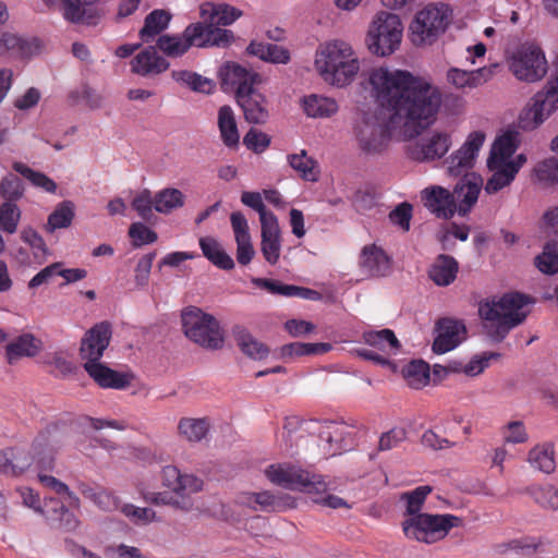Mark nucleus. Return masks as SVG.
<instances>
[{
  "mask_svg": "<svg viewBox=\"0 0 558 558\" xmlns=\"http://www.w3.org/2000/svg\"><path fill=\"white\" fill-rule=\"evenodd\" d=\"M376 110L390 116V125L429 126L441 107L442 95L430 78L409 70L380 65L366 78Z\"/></svg>",
  "mask_w": 558,
  "mask_h": 558,
  "instance_id": "nucleus-1",
  "label": "nucleus"
},
{
  "mask_svg": "<svg viewBox=\"0 0 558 558\" xmlns=\"http://www.w3.org/2000/svg\"><path fill=\"white\" fill-rule=\"evenodd\" d=\"M362 61L347 40L332 38L320 43L314 53V69L320 78L336 88L350 86L359 76Z\"/></svg>",
  "mask_w": 558,
  "mask_h": 558,
  "instance_id": "nucleus-2",
  "label": "nucleus"
},
{
  "mask_svg": "<svg viewBox=\"0 0 558 558\" xmlns=\"http://www.w3.org/2000/svg\"><path fill=\"white\" fill-rule=\"evenodd\" d=\"M420 130L415 125H390V116L376 109L363 111L354 125L359 147L366 154L383 151L389 138L396 133L411 136Z\"/></svg>",
  "mask_w": 558,
  "mask_h": 558,
  "instance_id": "nucleus-3",
  "label": "nucleus"
},
{
  "mask_svg": "<svg viewBox=\"0 0 558 558\" xmlns=\"http://www.w3.org/2000/svg\"><path fill=\"white\" fill-rule=\"evenodd\" d=\"M531 300L519 292L507 293L499 300L486 301L480 304V316L495 327L494 336L502 339L520 325L527 316Z\"/></svg>",
  "mask_w": 558,
  "mask_h": 558,
  "instance_id": "nucleus-4",
  "label": "nucleus"
},
{
  "mask_svg": "<svg viewBox=\"0 0 558 558\" xmlns=\"http://www.w3.org/2000/svg\"><path fill=\"white\" fill-rule=\"evenodd\" d=\"M182 328L187 339L204 349L217 350L225 343V332L219 322L198 307L190 306L182 312Z\"/></svg>",
  "mask_w": 558,
  "mask_h": 558,
  "instance_id": "nucleus-5",
  "label": "nucleus"
},
{
  "mask_svg": "<svg viewBox=\"0 0 558 558\" xmlns=\"http://www.w3.org/2000/svg\"><path fill=\"white\" fill-rule=\"evenodd\" d=\"M403 26L398 15L378 12L369 24L366 35L368 50L378 57H388L399 49Z\"/></svg>",
  "mask_w": 558,
  "mask_h": 558,
  "instance_id": "nucleus-6",
  "label": "nucleus"
},
{
  "mask_svg": "<svg viewBox=\"0 0 558 558\" xmlns=\"http://www.w3.org/2000/svg\"><path fill=\"white\" fill-rule=\"evenodd\" d=\"M264 473L269 482L286 489L306 494H323L327 489V483L322 475L310 473L292 463L270 464Z\"/></svg>",
  "mask_w": 558,
  "mask_h": 558,
  "instance_id": "nucleus-7",
  "label": "nucleus"
},
{
  "mask_svg": "<svg viewBox=\"0 0 558 558\" xmlns=\"http://www.w3.org/2000/svg\"><path fill=\"white\" fill-rule=\"evenodd\" d=\"M507 64L513 76L525 83L542 81L548 71V62L542 47L535 41H525L508 57Z\"/></svg>",
  "mask_w": 558,
  "mask_h": 558,
  "instance_id": "nucleus-8",
  "label": "nucleus"
},
{
  "mask_svg": "<svg viewBox=\"0 0 558 558\" xmlns=\"http://www.w3.org/2000/svg\"><path fill=\"white\" fill-rule=\"evenodd\" d=\"M459 522L460 519L452 514L424 513L405 518L402 531L409 539L433 544L445 538Z\"/></svg>",
  "mask_w": 558,
  "mask_h": 558,
  "instance_id": "nucleus-9",
  "label": "nucleus"
},
{
  "mask_svg": "<svg viewBox=\"0 0 558 558\" xmlns=\"http://www.w3.org/2000/svg\"><path fill=\"white\" fill-rule=\"evenodd\" d=\"M449 24V10L445 4L428 5L417 12L410 25L411 40L414 45L434 43Z\"/></svg>",
  "mask_w": 558,
  "mask_h": 558,
  "instance_id": "nucleus-10",
  "label": "nucleus"
},
{
  "mask_svg": "<svg viewBox=\"0 0 558 558\" xmlns=\"http://www.w3.org/2000/svg\"><path fill=\"white\" fill-rule=\"evenodd\" d=\"M452 145L451 134L433 131L407 146V155L414 161L428 162L442 158Z\"/></svg>",
  "mask_w": 558,
  "mask_h": 558,
  "instance_id": "nucleus-11",
  "label": "nucleus"
},
{
  "mask_svg": "<svg viewBox=\"0 0 558 558\" xmlns=\"http://www.w3.org/2000/svg\"><path fill=\"white\" fill-rule=\"evenodd\" d=\"M486 140L483 131L471 132L459 149L448 158V172L450 175L459 177L470 171L476 162L480 150Z\"/></svg>",
  "mask_w": 558,
  "mask_h": 558,
  "instance_id": "nucleus-12",
  "label": "nucleus"
},
{
  "mask_svg": "<svg viewBox=\"0 0 558 558\" xmlns=\"http://www.w3.org/2000/svg\"><path fill=\"white\" fill-rule=\"evenodd\" d=\"M221 87L225 92H234L235 97L242 95L259 83V74L236 62H226L218 71Z\"/></svg>",
  "mask_w": 558,
  "mask_h": 558,
  "instance_id": "nucleus-13",
  "label": "nucleus"
},
{
  "mask_svg": "<svg viewBox=\"0 0 558 558\" xmlns=\"http://www.w3.org/2000/svg\"><path fill=\"white\" fill-rule=\"evenodd\" d=\"M112 336L111 325L100 322L88 329L81 341L80 355L86 362L101 360Z\"/></svg>",
  "mask_w": 558,
  "mask_h": 558,
  "instance_id": "nucleus-14",
  "label": "nucleus"
},
{
  "mask_svg": "<svg viewBox=\"0 0 558 558\" xmlns=\"http://www.w3.org/2000/svg\"><path fill=\"white\" fill-rule=\"evenodd\" d=\"M161 483L175 496L191 498V495L203 490L204 482L201 477L182 473L175 465L169 464L161 470Z\"/></svg>",
  "mask_w": 558,
  "mask_h": 558,
  "instance_id": "nucleus-15",
  "label": "nucleus"
},
{
  "mask_svg": "<svg viewBox=\"0 0 558 558\" xmlns=\"http://www.w3.org/2000/svg\"><path fill=\"white\" fill-rule=\"evenodd\" d=\"M359 268L368 278L386 277L391 271V258L381 246L366 244L360 253Z\"/></svg>",
  "mask_w": 558,
  "mask_h": 558,
  "instance_id": "nucleus-16",
  "label": "nucleus"
},
{
  "mask_svg": "<svg viewBox=\"0 0 558 558\" xmlns=\"http://www.w3.org/2000/svg\"><path fill=\"white\" fill-rule=\"evenodd\" d=\"M437 336L433 343L435 353L444 354L456 349L466 335L465 326L457 319L442 318L436 325Z\"/></svg>",
  "mask_w": 558,
  "mask_h": 558,
  "instance_id": "nucleus-17",
  "label": "nucleus"
},
{
  "mask_svg": "<svg viewBox=\"0 0 558 558\" xmlns=\"http://www.w3.org/2000/svg\"><path fill=\"white\" fill-rule=\"evenodd\" d=\"M99 0H62L63 17L76 24H96L102 10L98 4Z\"/></svg>",
  "mask_w": 558,
  "mask_h": 558,
  "instance_id": "nucleus-18",
  "label": "nucleus"
},
{
  "mask_svg": "<svg viewBox=\"0 0 558 558\" xmlns=\"http://www.w3.org/2000/svg\"><path fill=\"white\" fill-rule=\"evenodd\" d=\"M83 367L88 376L101 388L124 389L131 383V376L126 373L117 372L100 360L83 363Z\"/></svg>",
  "mask_w": 558,
  "mask_h": 558,
  "instance_id": "nucleus-19",
  "label": "nucleus"
},
{
  "mask_svg": "<svg viewBox=\"0 0 558 558\" xmlns=\"http://www.w3.org/2000/svg\"><path fill=\"white\" fill-rule=\"evenodd\" d=\"M556 109L536 93L519 114L518 125L523 131H533L541 126Z\"/></svg>",
  "mask_w": 558,
  "mask_h": 558,
  "instance_id": "nucleus-20",
  "label": "nucleus"
},
{
  "mask_svg": "<svg viewBox=\"0 0 558 558\" xmlns=\"http://www.w3.org/2000/svg\"><path fill=\"white\" fill-rule=\"evenodd\" d=\"M518 146L517 137L511 133L502 134L495 140L487 158V168L492 175H497L505 170Z\"/></svg>",
  "mask_w": 558,
  "mask_h": 558,
  "instance_id": "nucleus-21",
  "label": "nucleus"
},
{
  "mask_svg": "<svg viewBox=\"0 0 558 558\" xmlns=\"http://www.w3.org/2000/svg\"><path fill=\"white\" fill-rule=\"evenodd\" d=\"M202 29L199 25H189L181 35H161L157 47L167 57L178 58L184 54L191 46H196V37Z\"/></svg>",
  "mask_w": 558,
  "mask_h": 558,
  "instance_id": "nucleus-22",
  "label": "nucleus"
},
{
  "mask_svg": "<svg viewBox=\"0 0 558 558\" xmlns=\"http://www.w3.org/2000/svg\"><path fill=\"white\" fill-rule=\"evenodd\" d=\"M230 221L236 243V260L241 265H247L255 256L247 219L241 211H234Z\"/></svg>",
  "mask_w": 558,
  "mask_h": 558,
  "instance_id": "nucleus-23",
  "label": "nucleus"
},
{
  "mask_svg": "<svg viewBox=\"0 0 558 558\" xmlns=\"http://www.w3.org/2000/svg\"><path fill=\"white\" fill-rule=\"evenodd\" d=\"M236 101L243 110L245 120L253 124H263L269 118L266 97L255 87L242 95H238Z\"/></svg>",
  "mask_w": 558,
  "mask_h": 558,
  "instance_id": "nucleus-24",
  "label": "nucleus"
},
{
  "mask_svg": "<svg viewBox=\"0 0 558 558\" xmlns=\"http://www.w3.org/2000/svg\"><path fill=\"white\" fill-rule=\"evenodd\" d=\"M427 209L438 218H451L457 211L453 194L441 186L427 187L422 192Z\"/></svg>",
  "mask_w": 558,
  "mask_h": 558,
  "instance_id": "nucleus-25",
  "label": "nucleus"
},
{
  "mask_svg": "<svg viewBox=\"0 0 558 558\" xmlns=\"http://www.w3.org/2000/svg\"><path fill=\"white\" fill-rule=\"evenodd\" d=\"M169 62L158 54L155 47H147L131 61L132 71L141 76H155L169 68Z\"/></svg>",
  "mask_w": 558,
  "mask_h": 558,
  "instance_id": "nucleus-26",
  "label": "nucleus"
},
{
  "mask_svg": "<svg viewBox=\"0 0 558 558\" xmlns=\"http://www.w3.org/2000/svg\"><path fill=\"white\" fill-rule=\"evenodd\" d=\"M300 106L306 117L313 119H328L339 111V105L332 97L310 94L300 99Z\"/></svg>",
  "mask_w": 558,
  "mask_h": 558,
  "instance_id": "nucleus-27",
  "label": "nucleus"
},
{
  "mask_svg": "<svg viewBox=\"0 0 558 558\" xmlns=\"http://www.w3.org/2000/svg\"><path fill=\"white\" fill-rule=\"evenodd\" d=\"M260 251L265 260L276 265L281 254V231L278 219L260 225Z\"/></svg>",
  "mask_w": 558,
  "mask_h": 558,
  "instance_id": "nucleus-28",
  "label": "nucleus"
},
{
  "mask_svg": "<svg viewBox=\"0 0 558 558\" xmlns=\"http://www.w3.org/2000/svg\"><path fill=\"white\" fill-rule=\"evenodd\" d=\"M493 76V70L489 68H480L473 71H465L459 68H450L447 72V82L457 89L476 88Z\"/></svg>",
  "mask_w": 558,
  "mask_h": 558,
  "instance_id": "nucleus-29",
  "label": "nucleus"
},
{
  "mask_svg": "<svg viewBox=\"0 0 558 558\" xmlns=\"http://www.w3.org/2000/svg\"><path fill=\"white\" fill-rule=\"evenodd\" d=\"M242 12L227 3L206 2L201 5V17L211 26H227L235 22Z\"/></svg>",
  "mask_w": 558,
  "mask_h": 558,
  "instance_id": "nucleus-30",
  "label": "nucleus"
},
{
  "mask_svg": "<svg viewBox=\"0 0 558 558\" xmlns=\"http://www.w3.org/2000/svg\"><path fill=\"white\" fill-rule=\"evenodd\" d=\"M217 124L220 138L225 146L235 149L240 144V132L238 129L236 117L233 109L228 106H221L217 114Z\"/></svg>",
  "mask_w": 558,
  "mask_h": 558,
  "instance_id": "nucleus-31",
  "label": "nucleus"
},
{
  "mask_svg": "<svg viewBox=\"0 0 558 558\" xmlns=\"http://www.w3.org/2000/svg\"><path fill=\"white\" fill-rule=\"evenodd\" d=\"M482 179L473 175L471 179L461 181L454 189L458 205L457 211L460 216H465L471 211L478 199L482 190Z\"/></svg>",
  "mask_w": 558,
  "mask_h": 558,
  "instance_id": "nucleus-32",
  "label": "nucleus"
},
{
  "mask_svg": "<svg viewBox=\"0 0 558 558\" xmlns=\"http://www.w3.org/2000/svg\"><path fill=\"white\" fill-rule=\"evenodd\" d=\"M526 160L527 158L524 154H519L515 157L512 156L502 172L497 175H492L487 180L484 186L485 192L492 195L509 186L514 181L518 172L525 165Z\"/></svg>",
  "mask_w": 558,
  "mask_h": 558,
  "instance_id": "nucleus-33",
  "label": "nucleus"
},
{
  "mask_svg": "<svg viewBox=\"0 0 558 558\" xmlns=\"http://www.w3.org/2000/svg\"><path fill=\"white\" fill-rule=\"evenodd\" d=\"M43 348V342L32 333H23L10 342L5 348L7 359L10 364L23 356L33 357Z\"/></svg>",
  "mask_w": 558,
  "mask_h": 558,
  "instance_id": "nucleus-34",
  "label": "nucleus"
},
{
  "mask_svg": "<svg viewBox=\"0 0 558 558\" xmlns=\"http://www.w3.org/2000/svg\"><path fill=\"white\" fill-rule=\"evenodd\" d=\"M40 49L37 39L26 40L15 34H0V53L12 52L21 58H29Z\"/></svg>",
  "mask_w": 558,
  "mask_h": 558,
  "instance_id": "nucleus-35",
  "label": "nucleus"
},
{
  "mask_svg": "<svg viewBox=\"0 0 558 558\" xmlns=\"http://www.w3.org/2000/svg\"><path fill=\"white\" fill-rule=\"evenodd\" d=\"M199 247L203 255L216 267L223 270H230L234 268V262L232 257L223 250L220 242L215 238H201Z\"/></svg>",
  "mask_w": 558,
  "mask_h": 558,
  "instance_id": "nucleus-36",
  "label": "nucleus"
},
{
  "mask_svg": "<svg viewBox=\"0 0 558 558\" xmlns=\"http://www.w3.org/2000/svg\"><path fill=\"white\" fill-rule=\"evenodd\" d=\"M363 341L383 352L384 354H397L400 350V342L395 332L390 329L366 330L362 335Z\"/></svg>",
  "mask_w": 558,
  "mask_h": 558,
  "instance_id": "nucleus-37",
  "label": "nucleus"
},
{
  "mask_svg": "<svg viewBox=\"0 0 558 558\" xmlns=\"http://www.w3.org/2000/svg\"><path fill=\"white\" fill-rule=\"evenodd\" d=\"M210 429L207 417H182L178 423V434L189 442H199L206 438Z\"/></svg>",
  "mask_w": 558,
  "mask_h": 558,
  "instance_id": "nucleus-38",
  "label": "nucleus"
},
{
  "mask_svg": "<svg viewBox=\"0 0 558 558\" xmlns=\"http://www.w3.org/2000/svg\"><path fill=\"white\" fill-rule=\"evenodd\" d=\"M194 25H199L202 27V29L198 32L199 34L196 37L197 47H226L233 40V33L229 29L211 26V24L204 22L195 23Z\"/></svg>",
  "mask_w": 558,
  "mask_h": 558,
  "instance_id": "nucleus-39",
  "label": "nucleus"
},
{
  "mask_svg": "<svg viewBox=\"0 0 558 558\" xmlns=\"http://www.w3.org/2000/svg\"><path fill=\"white\" fill-rule=\"evenodd\" d=\"M458 268V263L453 257L439 255L432 265L429 277L437 286L446 287L454 281Z\"/></svg>",
  "mask_w": 558,
  "mask_h": 558,
  "instance_id": "nucleus-40",
  "label": "nucleus"
},
{
  "mask_svg": "<svg viewBox=\"0 0 558 558\" xmlns=\"http://www.w3.org/2000/svg\"><path fill=\"white\" fill-rule=\"evenodd\" d=\"M60 447L61 441L56 428L52 432L47 429L40 433L33 444L34 453L38 463L45 462L46 458L49 460V463H51L53 454Z\"/></svg>",
  "mask_w": 558,
  "mask_h": 558,
  "instance_id": "nucleus-41",
  "label": "nucleus"
},
{
  "mask_svg": "<svg viewBox=\"0 0 558 558\" xmlns=\"http://www.w3.org/2000/svg\"><path fill=\"white\" fill-rule=\"evenodd\" d=\"M234 337L241 351L253 360H263L267 357L269 350L268 348L257 340L252 333H250L243 327H236L234 329Z\"/></svg>",
  "mask_w": 558,
  "mask_h": 558,
  "instance_id": "nucleus-42",
  "label": "nucleus"
},
{
  "mask_svg": "<svg viewBox=\"0 0 558 558\" xmlns=\"http://www.w3.org/2000/svg\"><path fill=\"white\" fill-rule=\"evenodd\" d=\"M138 490L145 501L156 506H171L185 512L191 511L194 506L192 498L178 497L167 492H148L143 487H138Z\"/></svg>",
  "mask_w": 558,
  "mask_h": 558,
  "instance_id": "nucleus-43",
  "label": "nucleus"
},
{
  "mask_svg": "<svg viewBox=\"0 0 558 558\" xmlns=\"http://www.w3.org/2000/svg\"><path fill=\"white\" fill-rule=\"evenodd\" d=\"M527 461L535 470L551 474L556 469L554 446L551 444L536 445L529 451Z\"/></svg>",
  "mask_w": 558,
  "mask_h": 558,
  "instance_id": "nucleus-44",
  "label": "nucleus"
},
{
  "mask_svg": "<svg viewBox=\"0 0 558 558\" xmlns=\"http://www.w3.org/2000/svg\"><path fill=\"white\" fill-rule=\"evenodd\" d=\"M184 204L185 195L174 187L162 189L154 195V209L159 214H171L183 207Z\"/></svg>",
  "mask_w": 558,
  "mask_h": 558,
  "instance_id": "nucleus-45",
  "label": "nucleus"
},
{
  "mask_svg": "<svg viewBox=\"0 0 558 558\" xmlns=\"http://www.w3.org/2000/svg\"><path fill=\"white\" fill-rule=\"evenodd\" d=\"M171 20V14L165 10H154L145 19L143 28L140 31V37L143 43H149L165 31Z\"/></svg>",
  "mask_w": 558,
  "mask_h": 558,
  "instance_id": "nucleus-46",
  "label": "nucleus"
},
{
  "mask_svg": "<svg viewBox=\"0 0 558 558\" xmlns=\"http://www.w3.org/2000/svg\"><path fill=\"white\" fill-rule=\"evenodd\" d=\"M29 459L21 451L7 448L0 451V473L16 475L29 466Z\"/></svg>",
  "mask_w": 558,
  "mask_h": 558,
  "instance_id": "nucleus-47",
  "label": "nucleus"
},
{
  "mask_svg": "<svg viewBox=\"0 0 558 558\" xmlns=\"http://www.w3.org/2000/svg\"><path fill=\"white\" fill-rule=\"evenodd\" d=\"M289 165L294 169L302 179L315 182L319 177L317 162L307 155L305 150L288 156Z\"/></svg>",
  "mask_w": 558,
  "mask_h": 558,
  "instance_id": "nucleus-48",
  "label": "nucleus"
},
{
  "mask_svg": "<svg viewBox=\"0 0 558 558\" xmlns=\"http://www.w3.org/2000/svg\"><path fill=\"white\" fill-rule=\"evenodd\" d=\"M407 384L414 389L425 387L430 378L429 365L423 361H412L402 369Z\"/></svg>",
  "mask_w": 558,
  "mask_h": 558,
  "instance_id": "nucleus-49",
  "label": "nucleus"
},
{
  "mask_svg": "<svg viewBox=\"0 0 558 558\" xmlns=\"http://www.w3.org/2000/svg\"><path fill=\"white\" fill-rule=\"evenodd\" d=\"M172 77L198 93L211 94L216 86L213 80L186 70L173 71Z\"/></svg>",
  "mask_w": 558,
  "mask_h": 558,
  "instance_id": "nucleus-50",
  "label": "nucleus"
},
{
  "mask_svg": "<svg viewBox=\"0 0 558 558\" xmlns=\"http://www.w3.org/2000/svg\"><path fill=\"white\" fill-rule=\"evenodd\" d=\"M73 218L74 204L71 201H63L49 215L46 229L48 232H53L57 229L68 228Z\"/></svg>",
  "mask_w": 558,
  "mask_h": 558,
  "instance_id": "nucleus-51",
  "label": "nucleus"
},
{
  "mask_svg": "<svg viewBox=\"0 0 558 558\" xmlns=\"http://www.w3.org/2000/svg\"><path fill=\"white\" fill-rule=\"evenodd\" d=\"M12 167L17 173H20L22 177L28 180L34 186L41 189L48 193H56V182L49 177H47L45 173L35 171L27 165L19 161L14 162Z\"/></svg>",
  "mask_w": 558,
  "mask_h": 558,
  "instance_id": "nucleus-52",
  "label": "nucleus"
},
{
  "mask_svg": "<svg viewBox=\"0 0 558 558\" xmlns=\"http://www.w3.org/2000/svg\"><path fill=\"white\" fill-rule=\"evenodd\" d=\"M432 493V487L428 485H423L416 487L412 492H408L401 495V500L405 502V518L412 515H421L423 505L427 498V496Z\"/></svg>",
  "mask_w": 558,
  "mask_h": 558,
  "instance_id": "nucleus-53",
  "label": "nucleus"
},
{
  "mask_svg": "<svg viewBox=\"0 0 558 558\" xmlns=\"http://www.w3.org/2000/svg\"><path fill=\"white\" fill-rule=\"evenodd\" d=\"M345 427L342 424L329 421L323 423L318 428V437L329 446L335 454L340 447L338 446L343 440Z\"/></svg>",
  "mask_w": 558,
  "mask_h": 558,
  "instance_id": "nucleus-54",
  "label": "nucleus"
},
{
  "mask_svg": "<svg viewBox=\"0 0 558 558\" xmlns=\"http://www.w3.org/2000/svg\"><path fill=\"white\" fill-rule=\"evenodd\" d=\"M22 211L15 203L3 202L0 205V231L9 234L16 232Z\"/></svg>",
  "mask_w": 558,
  "mask_h": 558,
  "instance_id": "nucleus-55",
  "label": "nucleus"
},
{
  "mask_svg": "<svg viewBox=\"0 0 558 558\" xmlns=\"http://www.w3.org/2000/svg\"><path fill=\"white\" fill-rule=\"evenodd\" d=\"M82 494L102 511L111 512L119 508L118 498L106 489L85 487Z\"/></svg>",
  "mask_w": 558,
  "mask_h": 558,
  "instance_id": "nucleus-56",
  "label": "nucleus"
},
{
  "mask_svg": "<svg viewBox=\"0 0 558 558\" xmlns=\"http://www.w3.org/2000/svg\"><path fill=\"white\" fill-rule=\"evenodd\" d=\"M21 239L29 245L35 262L43 264L48 255V248L41 235L35 229L26 227L21 232Z\"/></svg>",
  "mask_w": 558,
  "mask_h": 558,
  "instance_id": "nucleus-57",
  "label": "nucleus"
},
{
  "mask_svg": "<svg viewBox=\"0 0 558 558\" xmlns=\"http://www.w3.org/2000/svg\"><path fill=\"white\" fill-rule=\"evenodd\" d=\"M39 482L46 486L47 488H50L56 494L60 496L65 497V501L68 502L69 507L72 508H78L80 507V499L78 497L70 490L69 486L64 484L63 482L59 481L54 476L47 475V474H38Z\"/></svg>",
  "mask_w": 558,
  "mask_h": 558,
  "instance_id": "nucleus-58",
  "label": "nucleus"
},
{
  "mask_svg": "<svg viewBox=\"0 0 558 558\" xmlns=\"http://www.w3.org/2000/svg\"><path fill=\"white\" fill-rule=\"evenodd\" d=\"M537 268L548 275L558 272V242H548L541 255L536 257Z\"/></svg>",
  "mask_w": 558,
  "mask_h": 558,
  "instance_id": "nucleus-59",
  "label": "nucleus"
},
{
  "mask_svg": "<svg viewBox=\"0 0 558 558\" xmlns=\"http://www.w3.org/2000/svg\"><path fill=\"white\" fill-rule=\"evenodd\" d=\"M241 202L245 206L258 213L260 225L277 219V217L271 211L267 210L263 202V195L258 192H243L241 195Z\"/></svg>",
  "mask_w": 558,
  "mask_h": 558,
  "instance_id": "nucleus-60",
  "label": "nucleus"
},
{
  "mask_svg": "<svg viewBox=\"0 0 558 558\" xmlns=\"http://www.w3.org/2000/svg\"><path fill=\"white\" fill-rule=\"evenodd\" d=\"M0 195L5 202L15 203L24 195V185L20 178L8 174L0 182Z\"/></svg>",
  "mask_w": 558,
  "mask_h": 558,
  "instance_id": "nucleus-61",
  "label": "nucleus"
},
{
  "mask_svg": "<svg viewBox=\"0 0 558 558\" xmlns=\"http://www.w3.org/2000/svg\"><path fill=\"white\" fill-rule=\"evenodd\" d=\"M530 493L542 507L554 510L558 509V489L553 485L533 486Z\"/></svg>",
  "mask_w": 558,
  "mask_h": 558,
  "instance_id": "nucleus-62",
  "label": "nucleus"
},
{
  "mask_svg": "<svg viewBox=\"0 0 558 558\" xmlns=\"http://www.w3.org/2000/svg\"><path fill=\"white\" fill-rule=\"evenodd\" d=\"M121 512L135 524L145 525L157 520L156 512L153 509L136 507L132 504L123 505Z\"/></svg>",
  "mask_w": 558,
  "mask_h": 558,
  "instance_id": "nucleus-63",
  "label": "nucleus"
},
{
  "mask_svg": "<svg viewBox=\"0 0 558 558\" xmlns=\"http://www.w3.org/2000/svg\"><path fill=\"white\" fill-rule=\"evenodd\" d=\"M129 235L134 246H142L157 241V233L142 222H134L129 229Z\"/></svg>",
  "mask_w": 558,
  "mask_h": 558,
  "instance_id": "nucleus-64",
  "label": "nucleus"
}]
</instances>
